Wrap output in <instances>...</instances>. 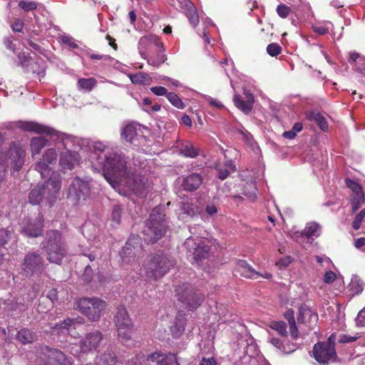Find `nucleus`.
I'll return each instance as SVG.
<instances>
[{
  "instance_id": "nucleus-1",
  "label": "nucleus",
  "mask_w": 365,
  "mask_h": 365,
  "mask_svg": "<svg viewBox=\"0 0 365 365\" xmlns=\"http://www.w3.org/2000/svg\"><path fill=\"white\" fill-rule=\"evenodd\" d=\"M92 148L93 158L102 167L105 179L115 190L125 196L147 197L151 183L137 168H142L143 163L133 158V168L129 158L121 151L110 148L108 143L95 141Z\"/></svg>"
},
{
  "instance_id": "nucleus-2",
  "label": "nucleus",
  "mask_w": 365,
  "mask_h": 365,
  "mask_svg": "<svg viewBox=\"0 0 365 365\" xmlns=\"http://www.w3.org/2000/svg\"><path fill=\"white\" fill-rule=\"evenodd\" d=\"M57 160V153L54 148H49L42 155L40 160L35 165L42 178L49 176L48 180L43 183H38L29 193V201L32 205L45 203L51 206L56 200L58 194L61 188V175L53 172Z\"/></svg>"
},
{
  "instance_id": "nucleus-3",
  "label": "nucleus",
  "mask_w": 365,
  "mask_h": 365,
  "mask_svg": "<svg viewBox=\"0 0 365 365\" xmlns=\"http://www.w3.org/2000/svg\"><path fill=\"white\" fill-rule=\"evenodd\" d=\"M138 51L149 65L158 68L167 60L165 48L159 38L154 34L141 37L138 41Z\"/></svg>"
},
{
  "instance_id": "nucleus-4",
  "label": "nucleus",
  "mask_w": 365,
  "mask_h": 365,
  "mask_svg": "<svg viewBox=\"0 0 365 365\" xmlns=\"http://www.w3.org/2000/svg\"><path fill=\"white\" fill-rule=\"evenodd\" d=\"M162 207H155L152 210L143 231L145 241L154 243L163 237L168 227Z\"/></svg>"
},
{
  "instance_id": "nucleus-5",
  "label": "nucleus",
  "mask_w": 365,
  "mask_h": 365,
  "mask_svg": "<svg viewBox=\"0 0 365 365\" xmlns=\"http://www.w3.org/2000/svg\"><path fill=\"white\" fill-rule=\"evenodd\" d=\"M175 265V259L164 252H157L150 255L145 266V276L151 279L157 280L163 277Z\"/></svg>"
},
{
  "instance_id": "nucleus-6",
  "label": "nucleus",
  "mask_w": 365,
  "mask_h": 365,
  "mask_svg": "<svg viewBox=\"0 0 365 365\" xmlns=\"http://www.w3.org/2000/svg\"><path fill=\"white\" fill-rule=\"evenodd\" d=\"M58 138L55 137L54 140H61L66 149L60 155L59 164L63 170H72L81 160V156L76 150L77 146H80V140L76 137L60 133Z\"/></svg>"
},
{
  "instance_id": "nucleus-7",
  "label": "nucleus",
  "mask_w": 365,
  "mask_h": 365,
  "mask_svg": "<svg viewBox=\"0 0 365 365\" xmlns=\"http://www.w3.org/2000/svg\"><path fill=\"white\" fill-rule=\"evenodd\" d=\"M43 249L46 253L47 259L51 263L58 264L61 262L67 252L62 234L58 230H51L46 233Z\"/></svg>"
},
{
  "instance_id": "nucleus-8",
  "label": "nucleus",
  "mask_w": 365,
  "mask_h": 365,
  "mask_svg": "<svg viewBox=\"0 0 365 365\" xmlns=\"http://www.w3.org/2000/svg\"><path fill=\"white\" fill-rule=\"evenodd\" d=\"M175 292L178 300L191 311L195 310L204 301V294L187 283L178 286Z\"/></svg>"
},
{
  "instance_id": "nucleus-9",
  "label": "nucleus",
  "mask_w": 365,
  "mask_h": 365,
  "mask_svg": "<svg viewBox=\"0 0 365 365\" xmlns=\"http://www.w3.org/2000/svg\"><path fill=\"white\" fill-rule=\"evenodd\" d=\"M114 322L122 343L128 346H133V341L131 339L133 323L128 311L124 307H120L118 309L117 313L114 317Z\"/></svg>"
},
{
  "instance_id": "nucleus-10",
  "label": "nucleus",
  "mask_w": 365,
  "mask_h": 365,
  "mask_svg": "<svg viewBox=\"0 0 365 365\" xmlns=\"http://www.w3.org/2000/svg\"><path fill=\"white\" fill-rule=\"evenodd\" d=\"M91 179L85 178L73 179L68 188L67 197L75 205L84 203L91 194Z\"/></svg>"
},
{
  "instance_id": "nucleus-11",
  "label": "nucleus",
  "mask_w": 365,
  "mask_h": 365,
  "mask_svg": "<svg viewBox=\"0 0 365 365\" xmlns=\"http://www.w3.org/2000/svg\"><path fill=\"white\" fill-rule=\"evenodd\" d=\"M77 307L89 320L96 322L100 319L106 303L98 297H83L78 301Z\"/></svg>"
},
{
  "instance_id": "nucleus-12",
  "label": "nucleus",
  "mask_w": 365,
  "mask_h": 365,
  "mask_svg": "<svg viewBox=\"0 0 365 365\" xmlns=\"http://www.w3.org/2000/svg\"><path fill=\"white\" fill-rule=\"evenodd\" d=\"M336 334H332L327 341L319 342L314 346L313 356L319 364L325 365L331 361H334L336 357Z\"/></svg>"
},
{
  "instance_id": "nucleus-13",
  "label": "nucleus",
  "mask_w": 365,
  "mask_h": 365,
  "mask_svg": "<svg viewBox=\"0 0 365 365\" xmlns=\"http://www.w3.org/2000/svg\"><path fill=\"white\" fill-rule=\"evenodd\" d=\"M120 255L123 263L130 264L135 262L143 255L141 238L138 235L130 237Z\"/></svg>"
},
{
  "instance_id": "nucleus-14",
  "label": "nucleus",
  "mask_w": 365,
  "mask_h": 365,
  "mask_svg": "<svg viewBox=\"0 0 365 365\" xmlns=\"http://www.w3.org/2000/svg\"><path fill=\"white\" fill-rule=\"evenodd\" d=\"M22 269L26 277L38 276L44 271L43 259L39 251L29 252L25 256Z\"/></svg>"
},
{
  "instance_id": "nucleus-15",
  "label": "nucleus",
  "mask_w": 365,
  "mask_h": 365,
  "mask_svg": "<svg viewBox=\"0 0 365 365\" xmlns=\"http://www.w3.org/2000/svg\"><path fill=\"white\" fill-rule=\"evenodd\" d=\"M103 340V334L100 331L96 330L88 333L86 337L79 341L78 344L71 346V352L76 355L79 352H88L97 349L100 342Z\"/></svg>"
},
{
  "instance_id": "nucleus-16",
  "label": "nucleus",
  "mask_w": 365,
  "mask_h": 365,
  "mask_svg": "<svg viewBox=\"0 0 365 365\" xmlns=\"http://www.w3.org/2000/svg\"><path fill=\"white\" fill-rule=\"evenodd\" d=\"M25 154L26 151L22 147L12 145L6 155H0V163H4L6 168L10 162L14 170L18 171L24 163Z\"/></svg>"
},
{
  "instance_id": "nucleus-17",
  "label": "nucleus",
  "mask_w": 365,
  "mask_h": 365,
  "mask_svg": "<svg viewBox=\"0 0 365 365\" xmlns=\"http://www.w3.org/2000/svg\"><path fill=\"white\" fill-rule=\"evenodd\" d=\"M184 246L193 255V258L197 262L209 255L210 247L202 240H198L197 242L194 239L189 237L185 240Z\"/></svg>"
},
{
  "instance_id": "nucleus-18",
  "label": "nucleus",
  "mask_w": 365,
  "mask_h": 365,
  "mask_svg": "<svg viewBox=\"0 0 365 365\" xmlns=\"http://www.w3.org/2000/svg\"><path fill=\"white\" fill-rule=\"evenodd\" d=\"M122 138L134 146H139L145 144V137L143 135L140 128L135 124H128L121 133Z\"/></svg>"
},
{
  "instance_id": "nucleus-19",
  "label": "nucleus",
  "mask_w": 365,
  "mask_h": 365,
  "mask_svg": "<svg viewBox=\"0 0 365 365\" xmlns=\"http://www.w3.org/2000/svg\"><path fill=\"white\" fill-rule=\"evenodd\" d=\"M297 322L299 324H304L308 328L307 331L312 330L317 326L318 314L315 310L303 304L299 308Z\"/></svg>"
},
{
  "instance_id": "nucleus-20",
  "label": "nucleus",
  "mask_w": 365,
  "mask_h": 365,
  "mask_svg": "<svg viewBox=\"0 0 365 365\" xmlns=\"http://www.w3.org/2000/svg\"><path fill=\"white\" fill-rule=\"evenodd\" d=\"M18 126L22 130L34 132L38 134H46L52 138L55 137L58 138L61 135L60 132L53 128L33 121H20L19 122Z\"/></svg>"
},
{
  "instance_id": "nucleus-21",
  "label": "nucleus",
  "mask_w": 365,
  "mask_h": 365,
  "mask_svg": "<svg viewBox=\"0 0 365 365\" xmlns=\"http://www.w3.org/2000/svg\"><path fill=\"white\" fill-rule=\"evenodd\" d=\"M43 228V220L38 214L34 221L25 222L21 228V232L29 237H36L41 235Z\"/></svg>"
},
{
  "instance_id": "nucleus-22",
  "label": "nucleus",
  "mask_w": 365,
  "mask_h": 365,
  "mask_svg": "<svg viewBox=\"0 0 365 365\" xmlns=\"http://www.w3.org/2000/svg\"><path fill=\"white\" fill-rule=\"evenodd\" d=\"M235 105L237 108L245 113H250L253 106L254 96L247 90L244 91L243 96L235 95L233 98Z\"/></svg>"
},
{
  "instance_id": "nucleus-23",
  "label": "nucleus",
  "mask_w": 365,
  "mask_h": 365,
  "mask_svg": "<svg viewBox=\"0 0 365 365\" xmlns=\"http://www.w3.org/2000/svg\"><path fill=\"white\" fill-rule=\"evenodd\" d=\"M83 319L82 317H77L75 319H65L61 324H56L55 330L61 331L63 334H70L72 329H76L79 325L83 324Z\"/></svg>"
},
{
  "instance_id": "nucleus-24",
  "label": "nucleus",
  "mask_w": 365,
  "mask_h": 365,
  "mask_svg": "<svg viewBox=\"0 0 365 365\" xmlns=\"http://www.w3.org/2000/svg\"><path fill=\"white\" fill-rule=\"evenodd\" d=\"M181 9L187 17L190 23L195 27L199 23V16L195 5L190 0H185L181 3Z\"/></svg>"
},
{
  "instance_id": "nucleus-25",
  "label": "nucleus",
  "mask_w": 365,
  "mask_h": 365,
  "mask_svg": "<svg viewBox=\"0 0 365 365\" xmlns=\"http://www.w3.org/2000/svg\"><path fill=\"white\" fill-rule=\"evenodd\" d=\"M202 182V178L200 174L192 173L185 177L182 182L184 190L192 192L199 188Z\"/></svg>"
},
{
  "instance_id": "nucleus-26",
  "label": "nucleus",
  "mask_w": 365,
  "mask_h": 365,
  "mask_svg": "<svg viewBox=\"0 0 365 365\" xmlns=\"http://www.w3.org/2000/svg\"><path fill=\"white\" fill-rule=\"evenodd\" d=\"M236 271L241 276L246 278L257 279L259 275V272L255 271L245 260H239L237 262Z\"/></svg>"
},
{
  "instance_id": "nucleus-27",
  "label": "nucleus",
  "mask_w": 365,
  "mask_h": 365,
  "mask_svg": "<svg viewBox=\"0 0 365 365\" xmlns=\"http://www.w3.org/2000/svg\"><path fill=\"white\" fill-rule=\"evenodd\" d=\"M268 341L274 347H276L279 351L287 354L294 352L298 347L297 345L294 343L284 344L279 339L271 336L269 337Z\"/></svg>"
},
{
  "instance_id": "nucleus-28",
  "label": "nucleus",
  "mask_w": 365,
  "mask_h": 365,
  "mask_svg": "<svg viewBox=\"0 0 365 365\" xmlns=\"http://www.w3.org/2000/svg\"><path fill=\"white\" fill-rule=\"evenodd\" d=\"M186 322L185 314L179 312L175 317L174 324L170 327V331L174 337H180L185 331Z\"/></svg>"
},
{
  "instance_id": "nucleus-29",
  "label": "nucleus",
  "mask_w": 365,
  "mask_h": 365,
  "mask_svg": "<svg viewBox=\"0 0 365 365\" xmlns=\"http://www.w3.org/2000/svg\"><path fill=\"white\" fill-rule=\"evenodd\" d=\"M38 336L35 331L29 329H21L16 334V339L23 344L34 342L37 340Z\"/></svg>"
},
{
  "instance_id": "nucleus-30",
  "label": "nucleus",
  "mask_w": 365,
  "mask_h": 365,
  "mask_svg": "<svg viewBox=\"0 0 365 365\" xmlns=\"http://www.w3.org/2000/svg\"><path fill=\"white\" fill-rule=\"evenodd\" d=\"M284 317L288 322L289 327V332L292 337L294 339H297L299 337V330L296 324L294 312L293 309H288L287 311H286L284 314Z\"/></svg>"
},
{
  "instance_id": "nucleus-31",
  "label": "nucleus",
  "mask_w": 365,
  "mask_h": 365,
  "mask_svg": "<svg viewBox=\"0 0 365 365\" xmlns=\"http://www.w3.org/2000/svg\"><path fill=\"white\" fill-rule=\"evenodd\" d=\"M180 153L182 155L194 158L199 155V149L195 148L193 144L189 141L183 142L179 146Z\"/></svg>"
},
{
  "instance_id": "nucleus-32",
  "label": "nucleus",
  "mask_w": 365,
  "mask_h": 365,
  "mask_svg": "<svg viewBox=\"0 0 365 365\" xmlns=\"http://www.w3.org/2000/svg\"><path fill=\"white\" fill-rule=\"evenodd\" d=\"M350 63H354L353 66L356 71L365 75V57L357 52L350 53Z\"/></svg>"
},
{
  "instance_id": "nucleus-33",
  "label": "nucleus",
  "mask_w": 365,
  "mask_h": 365,
  "mask_svg": "<svg viewBox=\"0 0 365 365\" xmlns=\"http://www.w3.org/2000/svg\"><path fill=\"white\" fill-rule=\"evenodd\" d=\"M48 140L43 137H34L31 140V149L32 157L34 158L40 153L41 150L47 145Z\"/></svg>"
},
{
  "instance_id": "nucleus-34",
  "label": "nucleus",
  "mask_w": 365,
  "mask_h": 365,
  "mask_svg": "<svg viewBox=\"0 0 365 365\" xmlns=\"http://www.w3.org/2000/svg\"><path fill=\"white\" fill-rule=\"evenodd\" d=\"M307 116L309 120L315 121L323 131L328 129V123L320 113L316 110L310 111L307 113Z\"/></svg>"
},
{
  "instance_id": "nucleus-35",
  "label": "nucleus",
  "mask_w": 365,
  "mask_h": 365,
  "mask_svg": "<svg viewBox=\"0 0 365 365\" xmlns=\"http://www.w3.org/2000/svg\"><path fill=\"white\" fill-rule=\"evenodd\" d=\"M49 365H72L71 361L66 356L59 351L52 353V358L50 360Z\"/></svg>"
},
{
  "instance_id": "nucleus-36",
  "label": "nucleus",
  "mask_w": 365,
  "mask_h": 365,
  "mask_svg": "<svg viewBox=\"0 0 365 365\" xmlns=\"http://www.w3.org/2000/svg\"><path fill=\"white\" fill-rule=\"evenodd\" d=\"M97 84V81L94 78H81L78 80L77 86L79 89L86 92H91Z\"/></svg>"
},
{
  "instance_id": "nucleus-37",
  "label": "nucleus",
  "mask_w": 365,
  "mask_h": 365,
  "mask_svg": "<svg viewBox=\"0 0 365 365\" xmlns=\"http://www.w3.org/2000/svg\"><path fill=\"white\" fill-rule=\"evenodd\" d=\"M320 227L316 222H309L307 225L302 235L308 238L312 237H318L319 235Z\"/></svg>"
},
{
  "instance_id": "nucleus-38",
  "label": "nucleus",
  "mask_w": 365,
  "mask_h": 365,
  "mask_svg": "<svg viewBox=\"0 0 365 365\" xmlns=\"http://www.w3.org/2000/svg\"><path fill=\"white\" fill-rule=\"evenodd\" d=\"M130 81L135 84H148L150 81L148 74L145 73H138L129 76Z\"/></svg>"
},
{
  "instance_id": "nucleus-39",
  "label": "nucleus",
  "mask_w": 365,
  "mask_h": 365,
  "mask_svg": "<svg viewBox=\"0 0 365 365\" xmlns=\"http://www.w3.org/2000/svg\"><path fill=\"white\" fill-rule=\"evenodd\" d=\"M270 328L277 331L282 336L287 335V324L282 321L272 322Z\"/></svg>"
},
{
  "instance_id": "nucleus-40",
  "label": "nucleus",
  "mask_w": 365,
  "mask_h": 365,
  "mask_svg": "<svg viewBox=\"0 0 365 365\" xmlns=\"http://www.w3.org/2000/svg\"><path fill=\"white\" fill-rule=\"evenodd\" d=\"M167 98L170 103L177 108L182 109L185 108L184 103L176 93H168L167 94Z\"/></svg>"
},
{
  "instance_id": "nucleus-41",
  "label": "nucleus",
  "mask_w": 365,
  "mask_h": 365,
  "mask_svg": "<svg viewBox=\"0 0 365 365\" xmlns=\"http://www.w3.org/2000/svg\"><path fill=\"white\" fill-rule=\"evenodd\" d=\"M364 202V192H359V194L354 195L351 199V207L353 212H356L360 207V205Z\"/></svg>"
},
{
  "instance_id": "nucleus-42",
  "label": "nucleus",
  "mask_w": 365,
  "mask_h": 365,
  "mask_svg": "<svg viewBox=\"0 0 365 365\" xmlns=\"http://www.w3.org/2000/svg\"><path fill=\"white\" fill-rule=\"evenodd\" d=\"M111 219L114 224L113 226H117L120 222L121 219V209L119 205H115L113 208L111 213Z\"/></svg>"
},
{
  "instance_id": "nucleus-43",
  "label": "nucleus",
  "mask_w": 365,
  "mask_h": 365,
  "mask_svg": "<svg viewBox=\"0 0 365 365\" xmlns=\"http://www.w3.org/2000/svg\"><path fill=\"white\" fill-rule=\"evenodd\" d=\"M19 6L24 11L29 12L30 11L36 9L37 4L35 1L22 0L19 1Z\"/></svg>"
},
{
  "instance_id": "nucleus-44",
  "label": "nucleus",
  "mask_w": 365,
  "mask_h": 365,
  "mask_svg": "<svg viewBox=\"0 0 365 365\" xmlns=\"http://www.w3.org/2000/svg\"><path fill=\"white\" fill-rule=\"evenodd\" d=\"M246 189L247 190L244 192L245 195L251 199H255L257 190L255 183L253 182L247 183L246 185Z\"/></svg>"
},
{
  "instance_id": "nucleus-45",
  "label": "nucleus",
  "mask_w": 365,
  "mask_h": 365,
  "mask_svg": "<svg viewBox=\"0 0 365 365\" xmlns=\"http://www.w3.org/2000/svg\"><path fill=\"white\" fill-rule=\"evenodd\" d=\"M346 186L353 191L354 195L359 194V192H364L360 185L354 180L347 179L346 180Z\"/></svg>"
},
{
  "instance_id": "nucleus-46",
  "label": "nucleus",
  "mask_w": 365,
  "mask_h": 365,
  "mask_svg": "<svg viewBox=\"0 0 365 365\" xmlns=\"http://www.w3.org/2000/svg\"><path fill=\"white\" fill-rule=\"evenodd\" d=\"M11 232L7 229H0V247L4 246L7 243L11 238Z\"/></svg>"
},
{
  "instance_id": "nucleus-47",
  "label": "nucleus",
  "mask_w": 365,
  "mask_h": 365,
  "mask_svg": "<svg viewBox=\"0 0 365 365\" xmlns=\"http://www.w3.org/2000/svg\"><path fill=\"white\" fill-rule=\"evenodd\" d=\"M282 48L277 43H270L267 47V51L272 56H277L281 53Z\"/></svg>"
},
{
  "instance_id": "nucleus-48",
  "label": "nucleus",
  "mask_w": 365,
  "mask_h": 365,
  "mask_svg": "<svg viewBox=\"0 0 365 365\" xmlns=\"http://www.w3.org/2000/svg\"><path fill=\"white\" fill-rule=\"evenodd\" d=\"M291 9L285 4H279L277 7V14L283 19L287 18L290 14Z\"/></svg>"
},
{
  "instance_id": "nucleus-49",
  "label": "nucleus",
  "mask_w": 365,
  "mask_h": 365,
  "mask_svg": "<svg viewBox=\"0 0 365 365\" xmlns=\"http://www.w3.org/2000/svg\"><path fill=\"white\" fill-rule=\"evenodd\" d=\"M359 336H350L348 334H341L338 339V341L341 344L351 343L359 339Z\"/></svg>"
},
{
  "instance_id": "nucleus-50",
  "label": "nucleus",
  "mask_w": 365,
  "mask_h": 365,
  "mask_svg": "<svg viewBox=\"0 0 365 365\" xmlns=\"http://www.w3.org/2000/svg\"><path fill=\"white\" fill-rule=\"evenodd\" d=\"M61 41L63 43L68 45L69 47L72 48H76L78 47L77 43L75 42L73 38L68 35H63L61 36Z\"/></svg>"
},
{
  "instance_id": "nucleus-51",
  "label": "nucleus",
  "mask_w": 365,
  "mask_h": 365,
  "mask_svg": "<svg viewBox=\"0 0 365 365\" xmlns=\"http://www.w3.org/2000/svg\"><path fill=\"white\" fill-rule=\"evenodd\" d=\"M216 170L217 172L218 178L222 180L227 178L230 174V170L222 166L217 167Z\"/></svg>"
},
{
  "instance_id": "nucleus-52",
  "label": "nucleus",
  "mask_w": 365,
  "mask_h": 365,
  "mask_svg": "<svg viewBox=\"0 0 365 365\" xmlns=\"http://www.w3.org/2000/svg\"><path fill=\"white\" fill-rule=\"evenodd\" d=\"M356 324L358 327H365V307L359 312L356 318Z\"/></svg>"
},
{
  "instance_id": "nucleus-53",
  "label": "nucleus",
  "mask_w": 365,
  "mask_h": 365,
  "mask_svg": "<svg viewBox=\"0 0 365 365\" xmlns=\"http://www.w3.org/2000/svg\"><path fill=\"white\" fill-rule=\"evenodd\" d=\"M204 97L205 98V99L207 100V101L209 103V104L210 106H212L216 108H218V109L222 108L224 107L223 104L217 99L213 98L208 96H205Z\"/></svg>"
},
{
  "instance_id": "nucleus-54",
  "label": "nucleus",
  "mask_w": 365,
  "mask_h": 365,
  "mask_svg": "<svg viewBox=\"0 0 365 365\" xmlns=\"http://www.w3.org/2000/svg\"><path fill=\"white\" fill-rule=\"evenodd\" d=\"M13 36H9L4 38V45L7 49L15 52L16 51V45L13 43Z\"/></svg>"
},
{
  "instance_id": "nucleus-55",
  "label": "nucleus",
  "mask_w": 365,
  "mask_h": 365,
  "mask_svg": "<svg viewBox=\"0 0 365 365\" xmlns=\"http://www.w3.org/2000/svg\"><path fill=\"white\" fill-rule=\"evenodd\" d=\"M150 91L155 94L156 96H167V89L163 86H154L150 88Z\"/></svg>"
},
{
  "instance_id": "nucleus-56",
  "label": "nucleus",
  "mask_w": 365,
  "mask_h": 365,
  "mask_svg": "<svg viewBox=\"0 0 365 365\" xmlns=\"http://www.w3.org/2000/svg\"><path fill=\"white\" fill-rule=\"evenodd\" d=\"M313 30L319 35H324L329 32V29L326 26H314Z\"/></svg>"
},
{
  "instance_id": "nucleus-57",
  "label": "nucleus",
  "mask_w": 365,
  "mask_h": 365,
  "mask_svg": "<svg viewBox=\"0 0 365 365\" xmlns=\"http://www.w3.org/2000/svg\"><path fill=\"white\" fill-rule=\"evenodd\" d=\"M18 59L22 67H27L29 62V56L24 53L18 55Z\"/></svg>"
},
{
  "instance_id": "nucleus-58",
  "label": "nucleus",
  "mask_w": 365,
  "mask_h": 365,
  "mask_svg": "<svg viewBox=\"0 0 365 365\" xmlns=\"http://www.w3.org/2000/svg\"><path fill=\"white\" fill-rule=\"evenodd\" d=\"M336 274L332 271H327L324 274V282L326 283H331L334 281Z\"/></svg>"
},
{
  "instance_id": "nucleus-59",
  "label": "nucleus",
  "mask_w": 365,
  "mask_h": 365,
  "mask_svg": "<svg viewBox=\"0 0 365 365\" xmlns=\"http://www.w3.org/2000/svg\"><path fill=\"white\" fill-rule=\"evenodd\" d=\"M205 212L207 215L213 216L217 212V208L215 205L209 204L205 207Z\"/></svg>"
},
{
  "instance_id": "nucleus-60",
  "label": "nucleus",
  "mask_w": 365,
  "mask_h": 365,
  "mask_svg": "<svg viewBox=\"0 0 365 365\" xmlns=\"http://www.w3.org/2000/svg\"><path fill=\"white\" fill-rule=\"evenodd\" d=\"M47 297L52 302H56L58 300V292L56 289H51L47 294Z\"/></svg>"
},
{
  "instance_id": "nucleus-61",
  "label": "nucleus",
  "mask_w": 365,
  "mask_h": 365,
  "mask_svg": "<svg viewBox=\"0 0 365 365\" xmlns=\"http://www.w3.org/2000/svg\"><path fill=\"white\" fill-rule=\"evenodd\" d=\"M84 255L87 256L88 259L92 262L101 257V252L98 250H95L91 253L84 254Z\"/></svg>"
},
{
  "instance_id": "nucleus-62",
  "label": "nucleus",
  "mask_w": 365,
  "mask_h": 365,
  "mask_svg": "<svg viewBox=\"0 0 365 365\" xmlns=\"http://www.w3.org/2000/svg\"><path fill=\"white\" fill-rule=\"evenodd\" d=\"M91 272L92 269L89 265H87L85 268V274L83 275V280L85 282H89L91 280Z\"/></svg>"
},
{
  "instance_id": "nucleus-63",
  "label": "nucleus",
  "mask_w": 365,
  "mask_h": 365,
  "mask_svg": "<svg viewBox=\"0 0 365 365\" xmlns=\"http://www.w3.org/2000/svg\"><path fill=\"white\" fill-rule=\"evenodd\" d=\"M199 365H218L214 358H203Z\"/></svg>"
},
{
  "instance_id": "nucleus-64",
  "label": "nucleus",
  "mask_w": 365,
  "mask_h": 365,
  "mask_svg": "<svg viewBox=\"0 0 365 365\" xmlns=\"http://www.w3.org/2000/svg\"><path fill=\"white\" fill-rule=\"evenodd\" d=\"M23 26V22L20 20H18L11 25V29L15 32H20L21 31Z\"/></svg>"
}]
</instances>
